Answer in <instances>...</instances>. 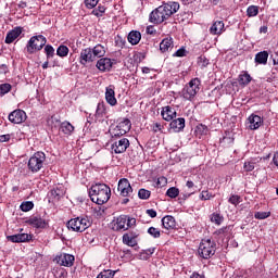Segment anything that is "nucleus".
Here are the masks:
<instances>
[{"mask_svg":"<svg viewBox=\"0 0 278 278\" xmlns=\"http://www.w3.org/2000/svg\"><path fill=\"white\" fill-rule=\"evenodd\" d=\"M89 197L92 203H97V205H103L110 201L112 197V190L105 184H96L92 185L89 189Z\"/></svg>","mask_w":278,"mask_h":278,"instance_id":"1","label":"nucleus"},{"mask_svg":"<svg viewBox=\"0 0 278 278\" xmlns=\"http://www.w3.org/2000/svg\"><path fill=\"white\" fill-rule=\"evenodd\" d=\"M103 55H105V47L101 43H98L93 48H85L80 51L79 64H81V66H86L87 64L99 60V58H103Z\"/></svg>","mask_w":278,"mask_h":278,"instance_id":"2","label":"nucleus"},{"mask_svg":"<svg viewBox=\"0 0 278 278\" xmlns=\"http://www.w3.org/2000/svg\"><path fill=\"white\" fill-rule=\"evenodd\" d=\"M46 45H47V37L42 35L33 36L28 40L25 47V51L28 53V55H34V53H38V51H42Z\"/></svg>","mask_w":278,"mask_h":278,"instance_id":"3","label":"nucleus"},{"mask_svg":"<svg viewBox=\"0 0 278 278\" xmlns=\"http://www.w3.org/2000/svg\"><path fill=\"white\" fill-rule=\"evenodd\" d=\"M198 253L202 260H210L216 254V242L212 239H202L200 242Z\"/></svg>","mask_w":278,"mask_h":278,"instance_id":"4","label":"nucleus"},{"mask_svg":"<svg viewBox=\"0 0 278 278\" xmlns=\"http://www.w3.org/2000/svg\"><path fill=\"white\" fill-rule=\"evenodd\" d=\"M201 90V79L192 78L189 84L182 89L181 94L186 101H193Z\"/></svg>","mask_w":278,"mask_h":278,"instance_id":"5","label":"nucleus"},{"mask_svg":"<svg viewBox=\"0 0 278 278\" xmlns=\"http://www.w3.org/2000/svg\"><path fill=\"white\" fill-rule=\"evenodd\" d=\"M66 227L70 231L84 233V231L90 227V220L86 217L72 218L67 222Z\"/></svg>","mask_w":278,"mask_h":278,"instance_id":"6","label":"nucleus"},{"mask_svg":"<svg viewBox=\"0 0 278 278\" xmlns=\"http://www.w3.org/2000/svg\"><path fill=\"white\" fill-rule=\"evenodd\" d=\"M47 160V155L45 152H36L29 160H28V170L30 173H39L45 166V161Z\"/></svg>","mask_w":278,"mask_h":278,"instance_id":"7","label":"nucleus"},{"mask_svg":"<svg viewBox=\"0 0 278 278\" xmlns=\"http://www.w3.org/2000/svg\"><path fill=\"white\" fill-rule=\"evenodd\" d=\"M159 10L161 11V15L163 16L164 21H168L173 14H177V12H179V2L163 3L159 7Z\"/></svg>","mask_w":278,"mask_h":278,"instance_id":"8","label":"nucleus"},{"mask_svg":"<svg viewBox=\"0 0 278 278\" xmlns=\"http://www.w3.org/2000/svg\"><path fill=\"white\" fill-rule=\"evenodd\" d=\"M8 119L13 125H21L27 121V113L21 109H16L9 114Z\"/></svg>","mask_w":278,"mask_h":278,"instance_id":"9","label":"nucleus"},{"mask_svg":"<svg viewBox=\"0 0 278 278\" xmlns=\"http://www.w3.org/2000/svg\"><path fill=\"white\" fill-rule=\"evenodd\" d=\"M111 149L112 151H114V153H117V154L125 153L127 149H129V139L122 138L115 141L114 143H112Z\"/></svg>","mask_w":278,"mask_h":278,"instance_id":"10","label":"nucleus"},{"mask_svg":"<svg viewBox=\"0 0 278 278\" xmlns=\"http://www.w3.org/2000/svg\"><path fill=\"white\" fill-rule=\"evenodd\" d=\"M117 190L122 197H129L134 192V188H131V184H129L127 178L119 179Z\"/></svg>","mask_w":278,"mask_h":278,"instance_id":"11","label":"nucleus"},{"mask_svg":"<svg viewBox=\"0 0 278 278\" xmlns=\"http://www.w3.org/2000/svg\"><path fill=\"white\" fill-rule=\"evenodd\" d=\"M247 125L251 130L260 129L264 125V119L260 115L251 114L248 117Z\"/></svg>","mask_w":278,"mask_h":278,"instance_id":"12","label":"nucleus"},{"mask_svg":"<svg viewBox=\"0 0 278 278\" xmlns=\"http://www.w3.org/2000/svg\"><path fill=\"white\" fill-rule=\"evenodd\" d=\"M56 263L60 264V266H65L66 268H71L73 264L75 263V256L72 254H61L55 257Z\"/></svg>","mask_w":278,"mask_h":278,"instance_id":"13","label":"nucleus"},{"mask_svg":"<svg viewBox=\"0 0 278 278\" xmlns=\"http://www.w3.org/2000/svg\"><path fill=\"white\" fill-rule=\"evenodd\" d=\"M163 121H167V123H170V121L177 118V111L173 106H164L161 112Z\"/></svg>","mask_w":278,"mask_h":278,"instance_id":"14","label":"nucleus"},{"mask_svg":"<svg viewBox=\"0 0 278 278\" xmlns=\"http://www.w3.org/2000/svg\"><path fill=\"white\" fill-rule=\"evenodd\" d=\"M27 225L35 227L36 229H45L47 227V220L40 216H31L26 220Z\"/></svg>","mask_w":278,"mask_h":278,"instance_id":"15","label":"nucleus"},{"mask_svg":"<svg viewBox=\"0 0 278 278\" xmlns=\"http://www.w3.org/2000/svg\"><path fill=\"white\" fill-rule=\"evenodd\" d=\"M164 15H162V11H160L159 7L154 9L150 15H149V22L153 25H161V23H164Z\"/></svg>","mask_w":278,"mask_h":278,"instance_id":"16","label":"nucleus"},{"mask_svg":"<svg viewBox=\"0 0 278 278\" xmlns=\"http://www.w3.org/2000/svg\"><path fill=\"white\" fill-rule=\"evenodd\" d=\"M7 240H9V242H14V243L29 242V240H31V235L29 233L11 235L7 237Z\"/></svg>","mask_w":278,"mask_h":278,"instance_id":"17","label":"nucleus"},{"mask_svg":"<svg viewBox=\"0 0 278 278\" xmlns=\"http://www.w3.org/2000/svg\"><path fill=\"white\" fill-rule=\"evenodd\" d=\"M105 99L109 105L114 106L116 105V103H118V101L116 100V92L114 91V85H110L109 87H106Z\"/></svg>","mask_w":278,"mask_h":278,"instance_id":"18","label":"nucleus"},{"mask_svg":"<svg viewBox=\"0 0 278 278\" xmlns=\"http://www.w3.org/2000/svg\"><path fill=\"white\" fill-rule=\"evenodd\" d=\"M169 127L173 129V131H175V134H179V131H182V129L186 127V118L180 117L172 119Z\"/></svg>","mask_w":278,"mask_h":278,"instance_id":"19","label":"nucleus"},{"mask_svg":"<svg viewBox=\"0 0 278 278\" xmlns=\"http://www.w3.org/2000/svg\"><path fill=\"white\" fill-rule=\"evenodd\" d=\"M21 34H23V28L15 27L14 29L10 30L7 34L4 42L7 45H12V42H14V40H16V38H18V36H21Z\"/></svg>","mask_w":278,"mask_h":278,"instance_id":"20","label":"nucleus"},{"mask_svg":"<svg viewBox=\"0 0 278 278\" xmlns=\"http://www.w3.org/2000/svg\"><path fill=\"white\" fill-rule=\"evenodd\" d=\"M223 31H225V23L223 21L214 22L210 28L212 36H220Z\"/></svg>","mask_w":278,"mask_h":278,"instance_id":"21","label":"nucleus"},{"mask_svg":"<svg viewBox=\"0 0 278 278\" xmlns=\"http://www.w3.org/2000/svg\"><path fill=\"white\" fill-rule=\"evenodd\" d=\"M96 66L102 73H105V71H110L112 68V60L108 59V58H102V59L98 60Z\"/></svg>","mask_w":278,"mask_h":278,"instance_id":"22","label":"nucleus"},{"mask_svg":"<svg viewBox=\"0 0 278 278\" xmlns=\"http://www.w3.org/2000/svg\"><path fill=\"white\" fill-rule=\"evenodd\" d=\"M176 225L177 224H176L175 217H173V215H166L162 218L163 229H167V230L175 229Z\"/></svg>","mask_w":278,"mask_h":278,"instance_id":"23","label":"nucleus"},{"mask_svg":"<svg viewBox=\"0 0 278 278\" xmlns=\"http://www.w3.org/2000/svg\"><path fill=\"white\" fill-rule=\"evenodd\" d=\"M117 128L125 136V134H128V131L131 130V121H129V118H124L117 124Z\"/></svg>","mask_w":278,"mask_h":278,"instance_id":"24","label":"nucleus"},{"mask_svg":"<svg viewBox=\"0 0 278 278\" xmlns=\"http://www.w3.org/2000/svg\"><path fill=\"white\" fill-rule=\"evenodd\" d=\"M140 40H142V34H140V31L138 30H131L128 34V42H130V45H138V42H140Z\"/></svg>","mask_w":278,"mask_h":278,"instance_id":"25","label":"nucleus"},{"mask_svg":"<svg viewBox=\"0 0 278 278\" xmlns=\"http://www.w3.org/2000/svg\"><path fill=\"white\" fill-rule=\"evenodd\" d=\"M60 130L62 134H65V136H71L75 131V126L71 124L70 122H63L61 123Z\"/></svg>","mask_w":278,"mask_h":278,"instance_id":"26","label":"nucleus"},{"mask_svg":"<svg viewBox=\"0 0 278 278\" xmlns=\"http://www.w3.org/2000/svg\"><path fill=\"white\" fill-rule=\"evenodd\" d=\"M254 62L256 64H268V51H261L256 53Z\"/></svg>","mask_w":278,"mask_h":278,"instance_id":"27","label":"nucleus"},{"mask_svg":"<svg viewBox=\"0 0 278 278\" xmlns=\"http://www.w3.org/2000/svg\"><path fill=\"white\" fill-rule=\"evenodd\" d=\"M116 229L117 231H121L123 229L124 231H127V215H121L116 218Z\"/></svg>","mask_w":278,"mask_h":278,"instance_id":"28","label":"nucleus"},{"mask_svg":"<svg viewBox=\"0 0 278 278\" xmlns=\"http://www.w3.org/2000/svg\"><path fill=\"white\" fill-rule=\"evenodd\" d=\"M169 49H173V38H165L160 43V51L166 53Z\"/></svg>","mask_w":278,"mask_h":278,"instance_id":"29","label":"nucleus"},{"mask_svg":"<svg viewBox=\"0 0 278 278\" xmlns=\"http://www.w3.org/2000/svg\"><path fill=\"white\" fill-rule=\"evenodd\" d=\"M105 114H108V110L105 109V103L99 102L96 110V117L103 118Z\"/></svg>","mask_w":278,"mask_h":278,"instance_id":"30","label":"nucleus"},{"mask_svg":"<svg viewBox=\"0 0 278 278\" xmlns=\"http://www.w3.org/2000/svg\"><path fill=\"white\" fill-rule=\"evenodd\" d=\"M252 77L249 73L243 72V74L239 75V84L240 86H249L252 81Z\"/></svg>","mask_w":278,"mask_h":278,"instance_id":"31","label":"nucleus"},{"mask_svg":"<svg viewBox=\"0 0 278 278\" xmlns=\"http://www.w3.org/2000/svg\"><path fill=\"white\" fill-rule=\"evenodd\" d=\"M123 243L127 244V247H136V236H129V233H125L123 236Z\"/></svg>","mask_w":278,"mask_h":278,"instance_id":"32","label":"nucleus"},{"mask_svg":"<svg viewBox=\"0 0 278 278\" xmlns=\"http://www.w3.org/2000/svg\"><path fill=\"white\" fill-rule=\"evenodd\" d=\"M105 10H108L105 5L99 4L98 8L92 10L91 14L97 16V18H101L105 14Z\"/></svg>","mask_w":278,"mask_h":278,"instance_id":"33","label":"nucleus"},{"mask_svg":"<svg viewBox=\"0 0 278 278\" xmlns=\"http://www.w3.org/2000/svg\"><path fill=\"white\" fill-rule=\"evenodd\" d=\"M68 47L65 45H61L58 47L56 49V55H59V58H66L68 55Z\"/></svg>","mask_w":278,"mask_h":278,"instance_id":"34","label":"nucleus"},{"mask_svg":"<svg viewBox=\"0 0 278 278\" xmlns=\"http://www.w3.org/2000/svg\"><path fill=\"white\" fill-rule=\"evenodd\" d=\"M155 253V248H149L140 253V260H150L151 255Z\"/></svg>","mask_w":278,"mask_h":278,"instance_id":"35","label":"nucleus"},{"mask_svg":"<svg viewBox=\"0 0 278 278\" xmlns=\"http://www.w3.org/2000/svg\"><path fill=\"white\" fill-rule=\"evenodd\" d=\"M45 53H46L47 60H51V58L55 55V49L53 48V46L47 45L45 46Z\"/></svg>","mask_w":278,"mask_h":278,"instance_id":"36","label":"nucleus"},{"mask_svg":"<svg viewBox=\"0 0 278 278\" xmlns=\"http://www.w3.org/2000/svg\"><path fill=\"white\" fill-rule=\"evenodd\" d=\"M224 220H225V217H223L218 213H213L211 216V222L214 223L215 225H223Z\"/></svg>","mask_w":278,"mask_h":278,"instance_id":"37","label":"nucleus"},{"mask_svg":"<svg viewBox=\"0 0 278 278\" xmlns=\"http://www.w3.org/2000/svg\"><path fill=\"white\" fill-rule=\"evenodd\" d=\"M20 210H22V212H31V210H34V202L31 201L23 202L20 205Z\"/></svg>","mask_w":278,"mask_h":278,"instance_id":"38","label":"nucleus"},{"mask_svg":"<svg viewBox=\"0 0 278 278\" xmlns=\"http://www.w3.org/2000/svg\"><path fill=\"white\" fill-rule=\"evenodd\" d=\"M51 197L55 199V201H60L62 197H64V190L56 188L51 191Z\"/></svg>","mask_w":278,"mask_h":278,"instance_id":"39","label":"nucleus"},{"mask_svg":"<svg viewBox=\"0 0 278 278\" xmlns=\"http://www.w3.org/2000/svg\"><path fill=\"white\" fill-rule=\"evenodd\" d=\"M148 233L149 236H151L152 238H160L162 236V231L160 230V228H155V227H150L148 229Z\"/></svg>","mask_w":278,"mask_h":278,"instance_id":"40","label":"nucleus"},{"mask_svg":"<svg viewBox=\"0 0 278 278\" xmlns=\"http://www.w3.org/2000/svg\"><path fill=\"white\" fill-rule=\"evenodd\" d=\"M166 194L169 197V199H177L179 197V189L177 187H170Z\"/></svg>","mask_w":278,"mask_h":278,"instance_id":"41","label":"nucleus"},{"mask_svg":"<svg viewBox=\"0 0 278 278\" xmlns=\"http://www.w3.org/2000/svg\"><path fill=\"white\" fill-rule=\"evenodd\" d=\"M228 203H231V205L238 206L240 205V203H242V198H240V195L238 194H232L229 199H228Z\"/></svg>","mask_w":278,"mask_h":278,"instance_id":"42","label":"nucleus"},{"mask_svg":"<svg viewBox=\"0 0 278 278\" xmlns=\"http://www.w3.org/2000/svg\"><path fill=\"white\" fill-rule=\"evenodd\" d=\"M260 14V9L255 5H250L247 10V15L249 17L257 16Z\"/></svg>","mask_w":278,"mask_h":278,"instance_id":"43","label":"nucleus"},{"mask_svg":"<svg viewBox=\"0 0 278 278\" xmlns=\"http://www.w3.org/2000/svg\"><path fill=\"white\" fill-rule=\"evenodd\" d=\"M12 90V85L5 83L0 85V97L8 94Z\"/></svg>","mask_w":278,"mask_h":278,"instance_id":"44","label":"nucleus"},{"mask_svg":"<svg viewBox=\"0 0 278 278\" xmlns=\"http://www.w3.org/2000/svg\"><path fill=\"white\" fill-rule=\"evenodd\" d=\"M138 197H139V199L147 201V199H150V197H151V191H149L147 189H139Z\"/></svg>","mask_w":278,"mask_h":278,"instance_id":"45","label":"nucleus"},{"mask_svg":"<svg viewBox=\"0 0 278 278\" xmlns=\"http://www.w3.org/2000/svg\"><path fill=\"white\" fill-rule=\"evenodd\" d=\"M87 10H94L99 5V0H84Z\"/></svg>","mask_w":278,"mask_h":278,"instance_id":"46","label":"nucleus"},{"mask_svg":"<svg viewBox=\"0 0 278 278\" xmlns=\"http://www.w3.org/2000/svg\"><path fill=\"white\" fill-rule=\"evenodd\" d=\"M243 170H245V173H251V172L255 170V163L251 162V161H247L243 164Z\"/></svg>","mask_w":278,"mask_h":278,"instance_id":"47","label":"nucleus"},{"mask_svg":"<svg viewBox=\"0 0 278 278\" xmlns=\"http://www.w3.org/2000/svg\"><path fill=\"white\" fill-rule=\"evenodd\" d=\"M270 216V212H256L254 214V218L257 220H265V218H268Z\"/></svg>","mask_w":278,"mask_h":278,"instance_id":"48","label":"nucleus"},{"mask_svg":"<svg viewBox=\"0 0 278 278\" xmlns=\"http://www.w3.org/2000/svg\"><path fill=\"white\" fill-rule=\"evenodd\" d=\"M214 195L210 193V191L205 190L200 193V201H210V199H213Z\"/></svg>","mask_w":278,"mask_h":278,"instance_id":"49","label":"nucleus"},{"mask_svg":"<svg viewBox=\"0 0 278 278\" xmlns=\"http://www.w3.org/2000/svg\"><path fill=\"white\" fill-rule=\"evenodd\" d=\"M112 138H121V136H125L122 130H119L118 126L114 127L111 130Z\"/></svg>","mask_w":278,"mask_h":278,"instance_id":"50","label":"nucleus"},{"mask_svg":"<svg viewBox=\"0 0 278 278\" xmlns=\"http://www.w3.org/2000/svg\"><path fill=\"white\" fill-rule=\"evenodd\" d=\"M115 45H116V47H119L121 49H123V47H125V45H127V41L125 39H123V37L117 36L115 38Z\"/></svg>","mask_w":278,"mask_h":278,"instance_id":"51","label":"nucleus"},{"mask_svg":"<svg viewBox=\"0 0 278 278\" xmlns=\"http://www.w3.org/2000/svg\"><path fill=\"white\" fill-rule=\"evenodd\" d=\"M93 213L96 214L97 217H101L102 215L105 214V208L101 207L100 205L96 206L93 208Z\"/></svg>","mask_w":278,"mask_h":278,"instance_id":"52","label":"nucleus"},{"mask_svg":"<svg viewBox=\"0 0 278 278\" xmlns=\"http://www.w3.org/2000/svg\"><path fill=\"white\" fill-rule=\"evenodd\" d=\"M127 229H131V227H136V218L127 216Z\"/></svg>","mask_w":278,"mask_h":278,"instance_id":"53","label":"nucleus"},{"mask_svg":"<svg viewBox=\"0 0 278 278\" xmlns=\"http://www.w3.org/2000/svg\"><path fill=\"white\" fill-rule=\"evenodd\" d=\"M174 55H175L176 58H185V55H186V49H184V48L178 49V50L174 53Z\"/></svg>","mask_w":278,"mask_h":278,"instance_id":"54","label":"nucleus"},{"mask_svg":"<svg viewBox=\"0 0 278 278\" xmlns=\"http://www.w3.org/2000/svg\"><path fill=\"white\" fill-rule=\"evenodd\" d=\"M197 129H198V131H200V134H202V135H206V134H207V126H205V125H203V124L198 125Z\"/></svg>","mask_w":278,"mask_h":278,"instance_id":"55","label":"nucleus"},{"mask_svg":"<svg viewBox=\"0 0 278 278\" xmlns=\"http://www.w3.org/2000/svg\"><path fill=\"white\" fill-rule=\"evenodd\" d=\"M199 64H201L202 67L205 68V66H207V64H210V60H207V58H205V56H200Z\"/></svg>","mask_w":278,"mask_h":278,"instance_id":"56","label":"nucleus"},{"mask_svg":"<svg viewBox=\"0 0 278 278\" xmlns=\"http://www.w3.org/2000/svg\"><path fill=\"white\" fill-rule=\"evenodd\" d=\"M146 214H148V216H150V218H155L157 216V212L153 208L147 210Z\"/></svg>","mask_w":278,"mask_h":278,"instance_id":"57","label":"nucleus"},{"mask_svg":"<svg viewBox=\"0 0 278 278\" xmlns=\"http://www.w3.org/2000/svg\"><path fill=\"white\" fill-rule=\"evenodd\" d=\"M9 73L8 65L2 64L0 65V75H7Z\"/></svg>","mask_w":278,"mask_h":278,"instance_id":"58","label":"nucleus"},{"mask_svg":"<svg viewBox=\"0 0 278 278\" xmlns=\"http://www.w3.org/2000/svg\"><path fill=\"white\" fill-rule=\"evenodd\" d=\"M152 129H153V132H154V134H157V131H162V124L155 123V124L153 125Z\"/></svg>","mask_w":278,"mask_h":278,"instance_id":"59","label":"nucleus"},{"mask_svg":"<svg viewBox=\"0 0 278 278\" xmlns=\"http://www.w3.org/2000/svg\"><path fill=\"white\" fill-rule=\"evenodd\" d=\"M10 134L0 136V142H10Z\"/></svg>","mask_w":278,"mask_h":278,"instance_id":"60","label":"nucleus"},{"mask_svg":"<svg viewBox=\"0 0 278 278\" xmlns=\"http://www.w3.org/2000/svg\"><path fill=\"white\" fill-rule=\"evenodd\" d=\"M190 278H205V275L199 274V273L194 271V273L190 276Z\"/></svg>","mask_w":278,"mask_h":278,"instance_id":"61","label":"nucleus"},{"mask_svg":"<svg viewBox=\"0 0 278 278\" xmlns=\"http://www.w3.org/2000/svg\"><path fill=\"white\" fill-rule=\"evenodd\" d=\"M187 188H194V182L192 180H188L186 182Z\"/></svg>","mask_w":278,"mask_h":278,"instance_id":"62","label":"nucleus"},{"mask_svg":"<svg viewBox=\"0 0 278 278\" xmlns=\"http://www.w3.org/2000/svg\"><path fill=\"white\" fill-rule=\"evenodd\" d=\"M142 73L146 74V75H149V73H151V68L142 67Z\"/></svg>","mask_w":278,"mask_h":278,"instance_id":"63","label":"nucleus"},{"mask_svg":"<svg viewBox=\"0 0 278 278\" xmlns=\"http://www.w3.org/2000/svg\"><path fill=\"white\" fill-rule=\"evenodd\" d=\"M260 31H261V34H266V33L268 31V27L262 26V27L260 28Z\"/></svg>","mask_w":278,"mask_h":278,"instance_id":"64","label":"nucleus"}]
</instances>
